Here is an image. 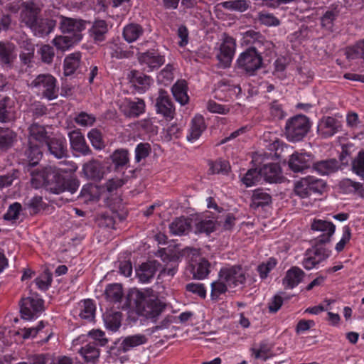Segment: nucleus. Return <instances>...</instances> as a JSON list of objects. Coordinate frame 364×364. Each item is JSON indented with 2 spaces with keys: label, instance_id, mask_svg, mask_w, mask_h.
I'll return each mask as SVG.
<instances>
[{
  "label": "nucleus",
  "instance_id": "nucleus-1",
  "mask_svg": "<svg viewBox=\"0 0 364 364\" xmlns=\"http://www.w3.org/2000/svg\"><path fill=\"white\" fill-rule=\"evenodd\" d=\"M32 186L38 188L44 185L54 184L55 193L69 191L74 193L78 188L79 181L74 178H62L55 167H46L41 171L32 173Z\"/></svg>",
  "mask_w": 364,
  "mask_h": 364
},
{
  "label": "nucleus",
  "instance_id": "nucleus-2",
  "mask_svg": "<svg viewBox=\"0 0 364 364\" xmlns=\"http://www.w3.org/2000/svg\"><path fill=\"white\" fill-rule=\"evenodd\" d=\"M108 343L105 333L101 330H92L87 334L80 335L73 341V346H82L78 353L87 363H96L98 361L100 350L99 346H105Z\"/></svg>",
  "mask_w": 364,
  "mask_h": 364
},
{
  "label": "nucleus",
  "instance_id": "nucleus-3",
  "mask_svg": "<svg viewBox=\"0 0 364 364\" xmlns=\"http://www.w3.org/2000/svg\"><path fill=\"white\" fill-rule=\"evenodd\" d=\"M245 279V274L240 267L223 268L220 271L218 279L211 284V295L224 294L228 287L242 284Z\"/></svg>",
  "mask_w": 364,
  "mask_h": 364
},
{
  "label": "nucleus",
  "instance_id": "nucleus-4",
  "mask_svg": "<svg viewBox=\"0 0 364 364\" xmlns=\"http://www.w3.org/2000/svg\"><path fill=\"white\" fill-rule=\"evenodd\" d=\"M135 311L139 316L156 323L167 307L159 297H136Z\"/></svg>",
  "mask_w": 364,
  "mask_h": 364
},
{
  "label": "nucleus",
  "instance_id": "nucleus-5",
  "mask_svg": "<svg viewBox=\"0 0 364 364\" xmlns=\"http://www.w3.org/2000/svg\"><path fill=\"white\" fill-rule=\"evenodd\" d=\"M310 124L304 115H296L287 122L285 134L289 141H301L307 134Z\"/></svg>",
  "mask_w": 364,
  "mask_h": 364
},
{
  "label": "nucleus",
  "instance_id": "nucleus-6",
  "mask_svg": "<svg viewBox=\"0 0 364 364\" xmlns=\"http://www.w3.org/2000/svg\"><path fill=\"white\" fill-rule=\"evenodd\" d=\"M30 86L48 100L58 97L57 80L50 75H39L31 82Z\"/></svg>",
  "mask_w": 364,
  "mask_h": 364
},
{
  "label": "nucleus",
  "instance_id": "nucleus-7",
  "mask_svg": "<svg viewBox=\"0 0 364 364\" xmlns=\"http://www.w3.org/2000/svg\"><path fill=\"white\" fill-rule=\"evenodd\" d=\"M238 68L252 75L262 66V58L256 48H251L240 54L237 60Z\"/></svg>",
  "mask_w": 364,
  "mask_h": 364
},
{
  "label": "nucleus",
  "instance_id": "nucleus-8",
  "mask_svg": "<svg viewBox=\"0 0 364 364\" xmlns=\"http://www.w3.org/2000/svg\"><path fill=\"white\" fill-rule=\"evenodd\" d=\"M20 313L23 319L38 317L44 311V301L41 297H21Z\"/></svg>",
  "mask_w": 364,
  "mask_h": 364
},
{
  "label": "nucleus",
  "instance_id": "nucleus-9",
  "mask_svg": "<svg viewBox=\"0 0 364 364\" xmlns=\"http://www.w3.org/2000/svg\"><path fill=\"white\" fill-rule=\"evenodd\" d=\"M330 256V251L323 247H313L306 251L302 262L303 267L311 270L316 268L319 264Z\"/></svg>",
  "mask_w": 364,
  "mask_h": 364
},
{
  "label": "nucleus",
  "instance_id": "nucleus-10",
  "mask_svg": "<svg viewBox=\"0 0 364 364\" xmlns=\"http://www.w3.org/2000/svg\"><path fill=\"white\" fill-rule=\"evenodd\" d=\"M311 227L312 230L321 232L316 238L321 244L330 242L336 231V226L332 222L321 219H314Z\"/></svg>",
  "mask_w": 364,
  "mask_h": 364
},
{
  "label": "nucleus",
  "instance_id": "nucleus-11",
  "mask_svg": "<svg viewBox=\"0 0 364 364\" xmlns=\"http://www.w3.org/2000/svg\"><path fill=\"white\" fill-rule=\"evenodd\" d=\"M38 8L35 6L33 4H26L21 13V18L22 21L32 30L33 33L37 34L49 31V28L52 26V24L50 23V26H47L44 30H40L38 27L35 26V21H36V19L38 18Z\"/></svg>",
  "mask_w": 364,
  "mask_h": 364
},
{
  "label": "nucleus",
  "instance_id": "nucleus-12",
  "mask_svg": "<svg viewBox=\"0 0 364 364\" xmlns=\"http://www.w3.org/2000/svg\"><path fill=\"white\" fill-rule=\"evenodd\" d=\"M235 47L236 44L232 38L229 36L223 38L220 46L219 53L217 54V58L223 67L226 68L230 65L235 54Z\"/></svg>",
  "mask_w": 364,
  "mask_h": 364
},
{
  "label": "nucleus",
  "instance_id": "nucleus-13",
  "mask_svg": "<svg viewBox=\"0 0 364 364\" xmlns=\"http://www.w3.org/2000/svg\"><path fill=\"white\" fill-rule=\"evenodd\" d=\"M341 127L339 120L332 117H325L318 122L317 133L322 138H328L338 132Z\"/></svg>",
  "mask_w": 364,
  "mask_h": 364
},
{
  "label": "nucleus",
  "instance_id": "nucleus-14",
  "mask_svg": "<svg viewBox=\"0 0 364 364\" xmlns=\"http://www.w3.org/2000/svg\"><path fill=\"white\" fill-rule=\"evenodd\" d=\"M139 61L144 69L148 72L158 69L165 62L164 56L156 50L141 53L138 56Z\"/></svg>",
  "mask_w": 364,
  "mask_h": 364
},
{
  "label": "nucleus",
  "instance_id": "nucleus-15",
  "mask_svg": "<svg viewBox=\"0 0 364 364\" xmlns=\"http://www.w3.org/2000/svg\"><path fill=\"white\" fill-rule=\"evenodd\" d=\"M313 156L306 152H295L290 156L289 167L294 172H301L311 166Z\"/></svg>",
  "mask_w": 364,
  "mask_h": 364
},
{
  "label": "nucleus",
  "instance_id": "nucleus-16",
  "mask_svg": "<svg viewBox=\"0 0 364 364\" xmlns=\"http://www.w3.org/2000/svg\"><path fill=\"white\" fill-rule=\"evenodd\" d=\"M120 110L128 117H137L144 112L145 103L141 99L132 101L124 99L120 104Z\"/></svg>",
  "mask_w": 364,
  "mask_h": 364
},
{
  "label": "nucleus",
  "instance_id": "nucleus-17",
  "mask_svg": "<svg viewBox=\"0 0 364 364\" xmlns=\"http://www.w3.org/2000/svg\"><path fill=\"white\" fill-rule=\"evenodd\" d=\"M157 112L162 114L166 119L171 120L173 118L175 109L168 93L161 90L156 100Z\"/></svg>",
  "mask_w": 364,
  "mask_h": 364
},
{
  "label": "nucleus",
  "instance_id": "nucleus-18",
  "mask_svg": "<svg viewBox=\"0 0 364 364\" xmlns=\"http://www.w3.org/2000/svg\"><path fill=\"white\" fill-rule=\"evenodd\" d=\"M60 30L63 33L70 36H80L82 39L81 32L85 28V22L81 20L71 18L60 17Z\"/></svg>",
  "mask_w": 364,
  "mask_h": 364
},
{
  "label": "nucleus",
  "instance_id": "nucleus-19",
  "mask_svg": "<svg viewBox=\"0 0 364 364\" xmlns=\"http://www.w3.org/2000/svg\"><path fill=\"white\" fill-rule=\"evenodd\" d=\"M187 269L191 272L193 278L203 279L210 272V264L206 259L199 257L191 260Z\"/></svg>",
  "mask_w": 364,
  "mask_h": 364
},
{
  "label": "nucleus",
  "instance_id": "nucleus-20",
  "mask_svg": "<svg viewBox=\"0 0 364 364\" xmlns=\"http://www.w3.org/2000/svg\"><path fill=\"white\" fill-rule=\"evenodd\" d=\"M29 144H38L45 146L49 141L45 127L37 123L32 124L29 127Z\"/></svg>",
  "mask_w": 364,
  "mask_h": 364
},
{
  "label": "nucleus",
  "instance_id": "nucleus-21",
  "mask_svg": "<svg viewBox=\"0 0 364 364\" xmlns=\"http://www.w3.org/2000/svg\"><path fill=\"white\" fill-rule=\"evenodd\" d=\"M206 126L203 116L196 115L191 120V127L186 136L187 140L193 143L197 141L205 129Z\"/></svg>",
  "mask_w": 364,
  "mask_h": 364
},
{
  "label": "nucleus",
  "instance_id": "nucleus-22",
  "mask_svg": "<svg viewBox=\"0 0 364 364\" xmlns=\"http://www.w3.org/2000/svg\"><path fill=\"white\" fill-rule=\"evenodd\" d=\"M72 149L82 155H87L90 150L86 144L84 136L78 130H73L68 134Z\"/></svg>",
  "mask_w": 364,
  "mask_h": 364
},
{
  "label": "nucleus",
  "instance_id": "nucleus-23",
  "mask_svg": "<svg viewBox=\"0 0 364 364\" xmlns=\"http://www.w3.org/2000/svg\"><path fill=\"white\" fill-rule=\"evenodd\" d=\"M304 272L298 267H292L287 270L283 284L286 288L293 289L296 287L304 279Z\"/></svg>",
  "mask_w": 364,
  "mask_h": 364
},
{
  "label": "nucleus",
  "instance_id": "nucleus-24",
  "mask_svg": "<svg viewBox=\"0 0 364 364\" xmlns=\"http://www.w3.org/2000/svg\"><path fill=\"white\" fill-rule=\"evenodd\" d=\"M130 81L140 92H145L154 82L149 76L136 70L131 72Z\"/></svg>",
  "mask_w": 364,
  "mask_h": 364
},
{
  "label": "nucleus",
  "instance_id": "nucleus-25",
  "mask_svg": "<svg viewBox=\"0 0 364 364\" xmlns=\"http://www.w3.org/2000/svg\"><path fill=\"white\" fill-rule=\"evenodd\" d=\"M15 47L12 43L0 42V65L9 67L16 58Z\"/></svg>",
  "mask_w": 364,
  "mask_h": 364
},
{
  "label": "nucleus",
  "instance_id": "nucleus-26",
  "mask_svg": "<svg viewBox=\"0 0 364 364\" xmlns=\"http://www.w3.org/2000/svg\"><path fill=\"white\" fill-rule=\"evenodd\" d=\"M339 163L334 159L322 160L313 165L314 170L321 176L329 175L338 171Z\"/></svg>",
  "mask_w": 364,
  "mask_h": 364
},
{
  "label": "nucleus",
  "instance_id": "nucleus-27",
  "mask_svg": "<svg viewBox=\"0 0 364 364\" xmlns=\"http://www.w3.org/2000/svg\"><path fill=\"white\" fill-rule=\"evenodd\" d=\"M147 341L148 338L144 334L128 336L122 340L119 348L122 352L126 353L135 347L146 343Z\"/></svg>",
  "mask_w": 364,
  "mask_h": 364
},
{
  "label": "nucleus",
  "instance_id": "nucleus-28",
  "mask_svg": "<svg viewBox=\"0 0 364 364\" xmlns=\"http://www.w3.org/2000/svg\"><path fill=\"white\" fill-rule=\"evenodd\" d=\"M156 271V262L150 261L143 263L136 269V274L141 283L149 282Z\"/></svg>",
  "mask_w": 364,
  "mask_h": 364
},
{
  "label": "nucleus",
  "instance_id": "nucleus-29",
  "mask_svg": "<svg viewBox=\"0 0 364 364\" xmlns=\"http://www.w3.org/2000/svg\"><path fill=\"white\" fill-rule=\"evenodd\" d=\"M261 177L269 182H276L281 176V168L277 164L268 163L259 168Z\"/></svg>",
  "mask_w": 364,
  "mask_h": 364
},
{
  "label": "nucleus",
  "instance_id": "nucleus-30",
  "mask_svg": "<svg viewBox=\"0 0 364 364\" xmlns=\"http://www.w3.org/2000/svg\"><path fill=\"white\" fill-rule=\"evenodd\" d=\"M17 117L16 112L12 106V102L5 98L0 100V122H9L14 121Z\"/></svg>",
  "mask_w": 364,
  "mask_h": 364
},
{
  "label": "nucleus",
  "instance_id": "nucleus-31",
  "mask_svg": "<svg viewBox=\"0 0 364 364\" xmlns=\"http://www.w3.org/2000/svg\"><path fill=\"white\" fill-rule=\"evenodd\" d=\"M47 146L50 152L57 159L65 157L68 154L66 141L65 139H53L48 141Z\"/></svg>",
  "mask_w": 364,
  "mask_h": 364
},
{
  "label": "nucleus",
  "instance_id": "nucleus-32",
  "mask_svg": "<svg viewBox=\"0 0 364 364\" xmlns=\"http://www.w3.org/2000/svg\"><path fill=\"white\" fill-rule=\"evenodd\" d=\"M83 173L87 178L100 179L102 178L105 171L101 164L97 161H90L84 164L82 168Z\"/></svg>",
  "mask_w": 364,
  "mask_h": 364
},
{
  "label": "nucleus",
  "instance_id": "nucleus-33",
  "mask_svg": "<svg viewBox=\"0 0 364 364\" xmlns=\"http://www.w3.org/2000/svg\"><path fill=\"white\" fill-rule=\"evenodd\" d=\"M191 220L183 218L175 219L170 225L169 230L173 235H182L187 234L191 229Z\"/></svg>",
  "mask_w": 364,
  "mask_h": 364
},
{
  "label": "nucleus",
  "instance_id": "nucleus-34",
  "mask_svg": "<svg viewBox=\"0 0 364 364\" xmlns=\"http://www.w3.org/2000/svg\"><path fill=\"white\" fill-rule=\"evenodd\" d=\"M80 41V36H70L67 34L66 36H59L55 37L53 40V43L58 50L65 51L73 46L74 44L78 43Z\"/></svg>",
  "mask_w": 364,
  "mask_h": 364
},
{
  "label": "nucleus",
  "instance_id": "nucleus-35",
  "mask_svg": "<svg viewBox=\"0 0 364 364\" xmlns=\"http://www.w3.org/2000/svg\"><path fill=\"white\" fill-rule=\"evenodd\" d=\"M171 91L175 100L181 105H184L188 103L189 97L187 94V85L186 81H177L172 87Z\"/></svg>",
  "mask_w": 364,
  "mask_h": 364
},
{
  "label": "nucleus",
  "instance_id": "nucleus-36",
  "mask_svg": "<svg viewBox=\"0 0 364 364\" xmlns=\"http://www.w3.org/2000/svg\"><path fill=\"white\" fill-rule=\"evenodd\" d=\"M215 223L209 216L198 217L196 220V233L209 234L215 230Z\"/></svg>",
  "mask_w": 364,
  "mask_h": 364
},
{
  "label": "nucleus",
  "instance_id": "nucleus-37",
  "mask_svg": "<svg viewBox=\"0 0 364 364\" xmlns=\"http://www.w3.org/2000/svg\"><path fill=\"white\" fill-rule=\"evenodd\" d=\"M81 59V54L75 52L68 55L64 60V73L65 75L73 74L79 68Z\"/></svg>",
  "mask_w": 364,
  "mask_h": 364
},
{
  "label": "nucleus",
  "instance_id": "nucleus-38",
  "mask_svg": "<svg viewBox=\"0 0 364 364\" xmlns=\"http://www.w3.org/2000/svg\"><path fill=\"white\" fill-rule=\"evenodd\" d=\"M79 306L80 308L79 316L83 319L92 320L96 311V306L93 300L91 299L82 300Z\"/></svg>",
  "mask_w": 364,
  "mask_h": 364
},
{
  "label": "nucleus",
  "instance_id": "nucleus-39",
  "mask_svg": "<svg viewBox=\"0 0 364 364\" xmlns=\"http://www.w3.org/2000/svg\"><path fill=\"white\" fill-rule=\"evenodd\" d=\"M122 314L119 311L107 312L104 315V322L106 328L113 332L117 331L121 326Z\"/></svg>",
  "mask_w": 364,
  "mask_h": 364
},
{
  "label": "nucleus",
  "instance_id": "nucleus-40",
  "mask_svg": "<svg viewBox=\"0 0 364 364\" xmlns=\"http://www.w3.org/2000/svg\"><path fill=\"white\" fill-rule=\"evenodd\" d=\"M143 33V28L136 23H130L123 29V36L126 41L132 43L136 41Z\"/></svg>",
  "mask_w": 364,
  "mask_h": 364
},
{
  "label": "nucleus",
  "instance_id": "nucleus-41",
  "mask_svg": "<svg viewBox=\"0 0 364 364\" xmlns=\"http://www.w3.org/2000/svg\"><path fill=\"white\" fill-rule=\"evenodd\" d=\"M108 31L107 23L103 20H97L94 22L91 29L90 35L95 41L105 40V35Z\"/></svg>",
  "mask_w": 364,
  "mask_h": 364
},
{
  "label": "nucleus",
  "instance_id": "nucleus-42",
  "mask_svg": "<svg viewBox=\"0 0 364 364\" xmlns=\"http://www.w3.org/2000/svg\"><path fill=\"white\" fill-rule=\"evenodd\" d=\"M16 139V134L9 129L0 127V149L11 147Z\"/></svg>",
  "mask_w": 364,
  "mask_h": 364
},
{
  "label": "nucleus",
  "instance_id": "nucleus-43",
  "mask_svg": "<svg viewBox=\"0 0 364 364\" xmlns=\"http://www.w3.org/2000/svg\"><path fill=\"white\" fill-rule=\"evenodd\" d=\"M250 2L247 0H229L220 3V6L226 9L243 12L248 9Z\"/></svg>",
  "mask_w": 364,
  "mask_h": 364
},
{
  "label": "nucleus",
  "instance_id": "nucleus-44",
  "mask_svg": "<svg viewBox=\"0 0 364 364\" xmlns=\"http://www.w3.org/2000/svg\"><path fill=\"white\" fill-rule=\"evenodd\" d=\"M240 91V88L237 86H232L228 85L225 82H220L218 90H216L215 96L220 100H223L226 97H231L232 95H236Z\"/></svg>",
  "mask_w": 364,
  "mask_h": 364
},
{
  "label": "nucleus",
  "instance_id": "nucleus-45",
  "mask_svg": "<svg viewBox=\"0 0 364 364\" xmlns=\"http://www.w3.org/2000/svg\"><path fill=\"white\" fill-rule=\"evenodd\" d=\"M44 146L38 144H29V148L26 151V155L29 160V164L32 166H36L42 157L41 148Z\"/></svg>",
  "mask_w": 364,
  "mask_h": 364
},
{
  "label": "nucleus",
  "instance_id": "nucleus-46",
  "mask_svg": "<svg viewBox=\"0 0 364 364\" xmlns=\"http://www.w3.org/2000/svg\"><path fill=\"white\" fill-rule=\"evenodd\" d=\"M110 158L117 168L124 167L129 161V153L125 149L115 150Z\"/></svg>",
  "mask_w": 364,
  "mask_h": 364
},
{
  "label": "nucleus",
  "instance_id": "nucleus-47",
  "mask_svg": "<svg viewBox=\"0 0 364 364\" xmlns=\"http://www.w3.org/2000/svg\"><path fill=\"white\" fill-rule=\"evenodd\" d=\"M266 146L269 151H274V156L277 159L282 158V152L288 151L289 149L288 146L277 138L271 139L270 141L266 144Z\"/></svg>",
  "mask_w": 364,
  "mask_h": 364
},
{
  "label": "nucleus",
  "instance_id": "nucleus-48",
  "mask_svg": "<svg viewBox=\"0 0 364 364\" xmlns=\"http://www.w3.org/2000/svg\"><path fill=\"white\" fill-rule=\"evenodd\" d=\"M252 200V205L257 208L269 204L271 202V197L268 193L258 189L254 191Z\"/></svg>",
  "mask_w": 364,
  "mask_h": 364
},
{
  "label": "nucleus",
  "instance_id": "nucleus-49",
  "mask_svg": "<svg viewBox=\"0 0 364 364\" xmlns=\"http://www.w3.org/2000/svg\"><path fill=\"white\" fill-rule=\"evenodd\" d=\"M242 40L246 44H252L256 46H259L264 43V37L258 32L254 31H247L243 34Z\"/></svg>",
  "mask_w": 364,
  "mask_h": 364
},
{
  "label": "nucleus",
  "instance_id": "nucleus-50",
  "mask_svg": "<svg viewBox=\"0 0 364 364\" xmlns=\"http://www.w3.org/2000/svg\"><path fill=\"white\" fill-rule=\"evenodd\" d=\"M261 178L260 171L252 168L241 177V181L246 187H251L256 185Z\"/></svg>",
  "mask_w": 364,
  "mask_h": 364
},
{
  "label": "nucleus",
  "instance_id": "nucleus-51",
  "mask_svg": "<svg viewBox=\"0 0 364 364\" xmlns=\"http://www.w3.org/2000/svg\"><path fill=\"white\" fill-rule=\"evenodd\" d=\"M52 281V274L46 270L35 279V283L40 290L46 291L50 287Z\"/></svg>",
  "mask_w": 364,
  "mask_h": 364
},
{
  "label": "nucleus",
  "instance_id": "nucleus-52",
  "mask_svg": "<svg viewBox=\"0 0 364 364\" xmlns=\"http://www.w3.org/2000/svg\"><path fill=\"white\" fill-rule=\"evenodd\" d=\"M44 327V321H40L36 326L20 329L18 331L17 334L22 336L23 339L34 338Z\"/></svg>",
  "mask_w": 364,
  "mask_h": 364
},
{
  "label": "nucleus",
  "instance_id": "nucleus-53",
  "mask_svg": "<svg viewBox=\"0 0 364 364\" xmlns=\"http://www.w3.org/2000/svg\"><path fill=\"white\" fill-rule=\"evenodd\" d=\"M306 180H308L309 182V193L310 196L312 193H318L321 194L325 188V183L321 179L316 178L314 176H307L305 177Z\"/></svg>",
  "mask_w": 364,
  "mask_h": 364
},
{
  "label": "nucleus",
  "instance_id": "nucleus-54",
  "mask_svg": "<svg viewBox=\"0 0 364 364\" xmlns=\"http://www.w3.org/2000/svg\"><path fill=\"white\" fill-rule=\"evenodd\" d=\"M173 65L168 64L157 75L158 81L165 85L171 82L174 78Z\"/></svg>",
  "mask_w": 364,
  "mask_h": 364
},
{
  "label": "nucleus",
  "instance_id": "nucleus-55",
  "mask_svg": "<svg viewBox=\"0 0 364 364\" xmlns=\"http://www.w3.org/2000/svg\"><path fill=\"white\" fill-rule=\"evenodd\" d=\"M258 21L266 26H278L280 21L272 14L267 11H261L258 14Z\"/></svg>",
  "mask_w": 364,
  "mask_h": 364
},
{
  "label": "nucleus",
  "instance_id": "nucleus-56",
  "mask_svg": "<svg viewBox=\"0 0 364 364\" xmlns=\"http://www.w3.org/2000/svg\"><path fill=\"white\" fill-rule=\"evenodd\" d=\"M309 182L306 178H302L294 183V193L300 198H304L310 196Z\"/></svg>",
  "mask_w": 364,
  "mask_h": 364
},
{
  "label": "nucleus",
  "instance_id": "nucleus-57",
  "mask_svg": "<svg viewBox=\"0 0 364 364\" xmlns=\"http://www.w3.org/2000/svg\"><path fill=\"white\" fill-rule=\"evenodd\" d=\"M87 137L92 146L96 149H102L104 147V142L101 132L97 129H92L87 134Z\"/></svg>",
  "mask_w": 364,
  "mask_h": 364
},
{
  "label": "nucleus",
  "instance_id": "nucleus-58",
  "mask_svg": "<svg viewBox=\"0 0 364 364\" xmlns=\"http://www.w3.org/2000/svg\"><path fill=\"white\" fill-rule=\"evenodd\" d=\"M351 238V230L348 226L346 225L342 229V236L340 240L336 243L335 246V250L338 252H342L346 245L350 242Z\"/></svg>",
  "mask_w": 364,
  "mask_h": 364
},
{
  "label": "nucleus",
  "instance_id": "nucleus-59",
  "mask_svg": "<svg viewBox=\"0 0 364 364\" xmlns=\"http://www.w3.org/2000/svg\"><path fill=\"white\" fill-rule=\"evenodd\" d=\"M230 169L228 161L225 160H218L210 165V171L212 173H228Z\"/></svg>",
  "mask_w": 364,
  "mask_h": 364
},
{
  "label": "nucleus",
  "instance_id": "nucleus-60",
  "mask_svg": "<svg viewBox=\"0 0 364 364\" xmlns=\"http://www.w3.org/2000/svg\"><path fill=\"white\" fill-rule=\"evenodd\" d=\"M109 301L113 303L118 309L128 310L132 304V297H105Z\"/></svg>",
  "mask_w": 364,
  "mask_h": 364
},
{
  "label": "nucleus",
  "instance_id": "nucleus-61",
  "mask_svg": "<svg viewBox=\"0 0 364 364\" xmlns=\"http://www.w3.org/2000/svg\"><path fill=\"white\" fill-rule=\"evenodd\" d=\"M151 151L150 145L147 143H140L135 149V160L140 162L142 159H146Z\"/></svg>",
  "mask_w": 364,
  "mask_h": 364
},
{
  "label": "nucleus",
  "instance_id": "nucleus-62",
  "mask_svg": "<svg viewBox=\"0 0 364 364\" xmlns=\"http://www.w3.org/2000/svg\"><path fill=\"white\" fill-rule=\"evenodd\" d=\"M277 261L274 258H269L266 262L258 266L257 270L260 277L264 279L267 277L268 273L272 271L276 266Z\"/></svg>",
  "mask_w": 364,
  "mask_h": 364
},
{
  "label": "nucleus",
  "instance_id": "nucleus-63",
  "mask_svg": "<svg viewBox=\"0 0 364 364\" xmlns=\"http://www.w3.org/2000/svg\"><path fill=\"white\" fill-rule=\"evenodd\" d=\"M75 122L83 127L92 126L95 122V117L86 112H80L75 118Z\"/></svg>",
  "mask_w": 364,
  "mask_h": 364
},
{
  "label": "nucleus",
  "instance_id": "nucleus-64",
  "mask_svg": "<svg viewBox=\"0 0 364 364\" xmlns=\"http://www.w3.org/2000/svg\"><path fill=\"white\" fill-rule=\"evenodd\" d=\"M353 171L358 176H364V151H360L353 161Z\"/></svg>",
  "mask_w": 364,
  "mask_h": 364
}]
</instances>
